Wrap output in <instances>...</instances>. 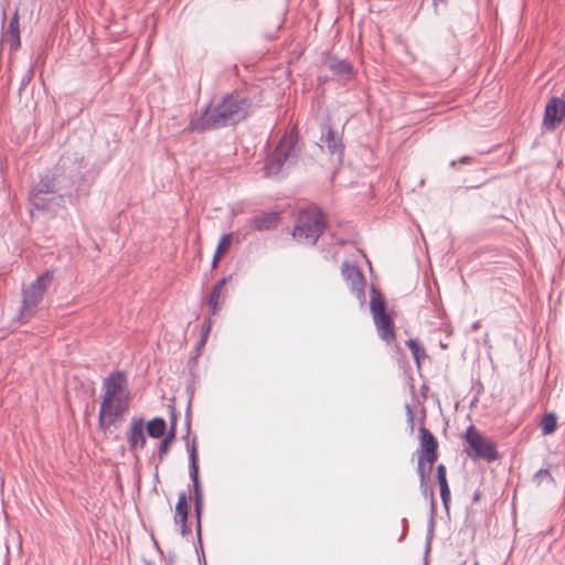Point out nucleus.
Here are the masks:
<instances>
[{"label":"nucleus","mask_w":565,"mask_h":565,"mask_svg":"<svg viewBox=\"0 0 565 565\" xmlns=\"http://www.w3.org/2000/svg\"><path fill=\"white\" fill-rule=\"evenodd\" d=\"M252 108V100L241 94H227L210 103L202 111L195 113L186 131L203 132L235 125L244 120Z\"/></svg>","instance_id":"1"},{"label":"nucleus","mask_w":565,"mask_h":565,"mask_svg":"<svg viewBox=\"0 0 565 565\" xmlns=\"http://www.w3.org/2000/svg\"><path fill=\"white\" fill-rule=\"evenodd\" d=\"M72 185L71 180L57 171L45 174L30 193L31 204L38 210H53V205L62 206Z\"/></svg>","instance_id":"2"},{"label":"nucleus","mask_w":565,"mask_h":565,"mask_svg":"<svg viewBox=\"0 0 565 565\" xmlns=\"http://www.w3.org/2000/svg\"><path fill=\"white\" fill-rule=\"evenodd\" d=\"M298 134L295 131L286 132L275 150L267 157L264 167L267 177H278L285 170L292 167L300 153Z\"/></svg>","instance_id":"3"},{"label":"nucleus","mask_w":565,"mask_h":565,"mask_svg":"<svg viewBox=\"0 0 565 565\" xmlns=\"http://www.w3.org/2000/svg\"><path fill=\"white\" fill-rule=\"evenodd\" d=\"M326 228L322 211L312 206L301 210L292 231V237L300 244L315 245Z\"/></svg>","instance_id":"4"},{"label":"nucleus","mask_w":565,"mask_h":565,"mask_svg":"<svg viewBox=\"0 0 565 565\" xmlns=\"http://www.w3.org/2000/svg\"><path fill=\"white\" fill-rule=\"evenodd\" d=\"M52 281V274L45 273L39 276L32 284L23 289L22 306L19 313L20 320H26L33 316L35 308L41 302L47 286Z\"/></svg>","instance_id":"5"},{"label":"nucleus","mask_w":565,"mask_h":565,"mask_svg":"<svg viewBox=\"0 0 565 565\" xmlns=\"http://www.w3.org/2000/svg\"><path fill=\"white\" fill-rule=\"evenodd\" d=\"M465 439L467 447L465 449L468 457L471 459H483L489 462L498 459V451L495 445L484 436H482L475 426H469Z\"/></svg>","instance_id":"6"},{"label":"nucleus","mask_w":565,"mask_h":565,"mask_svg":"<svg viewBox=\"0 0 565 565\" xmlns=\"http://www.w3.org/2000/svg\"><path fill=\"white\" fill-rule=\"evenodd\" d=\"M186 448L189 451V473L190 478L193 482V492H194V509L198 516V536L201 540V523L200 515L203 509V490L201 487V482L199 479V465H198V449L195 438L192 439L191 443L186 444Z\"/></svg>","instance_id":"7"},{"label":"nucleus","mask_w":565,"mask_h":565,"mask_svg":"<svg viewBox=\"0 0 565 565\" xmlns=\"http://www.w3.org/2000/svg\"><path fill=\"white\" fill-rule=\"evenodd\" d=\"M128 399H107L103 398L98 414V425L103 430H107L110 426L120 420L122 415L128 411Z\"/></svg>","instance_id":"8"},{"label":"nucleus","mask_w":565,"mask_h":565,"mask_svg":"<svg viewBox=\"0 0 565 565\" xmlns=\"http://www.w3.org/2000/svg\"><path fill=\"white\" fill-rule=\"evenodd\" d=\"M103 398H121L129 401V391L125 373L117 371L109 374L103 382Z\"/></svg>","instance_id":"9"},{"label":"nucleus","mask_w":565,"mask_h":565,"mask_svg":"<svg viewBox=\"0 0 565 565\" xmlns=\"http://www.w3.org/2000/svg\"><path fill=\"white\" fill-rule=\"evenodd\" d=\"M418 433L420 448L417 458H425L427 463H434L438 458V441L423 425L418 428Z\"/></svg>","instance_id":"10"},{"label":"nucleus","mask_w":565,"mask_h":565,"mask_svg":"<svg viewBox=\"0 0 565 565\" xmlns=\"http://www.w3.org/2000/svg\"><path fill=\"white\" fill-rule=\"evenodd\" d=\"M565 118V102L559 97H552L544 110L543 126L548 129H555Z\"/></svg>","instance_id":"11"},{"label":"nucleus","mask_w":565,"mask_h":565,"mask_svg":"<svg viewBox=\"0 0 565 565\" xmlns=\"http://www.w3.org/2000/svg\"><path fill=\"white\" fill-rule=\"evenodd\" d=\"M342 276L350 286L351 290L356 292L359 299L364 300V285L365 280L362 273L354 265L349 264L348 262L342 264L341 267Z\"/></svg>","instance_id":"12"},{"label":"nucleus","mask_w":565,"mask_h":565,"mask_svg":"<svg viewBox=\"0 0 565 565\" xmlns=\"http://www.w3.org/2000/svg\"><path fill=\"white\" fill-rule=\"evenodd\" d=\"M321 141L326 145L328 152L331 156H337L341 161L344 154V145L342 137L332 127L326 126L322 128Z\"/></svg>","instance_id":"13"},{"label":"nucleus","mask_w":565,"mask_h":565,"mask_svg":"<svg viewBox=\"0 0 565 565\" xmlns=\"http://www.w3.org/2000/svg\"><path fill=\"white\" fill-rule=\"evenodd\" d=\"M324 65L340 81H350L353 78L354 73L352 65L347 60L329 56L324 61Z\"/></svg>","instance_id":"14"},{"label":"nucleus","mask_w":565,"mask_h":565,"mask_svg":"<svg viewBox=\"0 0 565 565\" xmlns=\"http://www.w3.org/2000/svg\"><path fill=\"white\" fill-rule=\"evenodd\" d=\"M145 424L142 418H134L127 433V440L130 450L143 448L147 439L143 433Z\"/></svg>","instance_id":"15"},{"label":"nucleus","mask_w":565,"mask_h":565,"mask_svg":"<svg viewBox=\"0 0 565 565\" xmlns=\"http://www.w3.org/2000/svg\"><path fill=\"white\" fill-rule=\"evenodd\" d=\"M375 327L377 329L379 335L382 340L390 343L395 340V330L393 324V319L390 315L383 313L373 317Z\"/></svg>","instance_id":"16"},{"label":"nucleus","mask_w":565,"mask_h":565,"mask_svg":"<svg viewBox=\"0 0 565 565\" xmlns=\"http://www.w3.org/2000/svg\"><path fill=\"white\" fill-rule=\"evenodd\" d=\"M433 465L434 463H427L425 458H417L416 472L419 477L420 489L425 495L429 494L431 505L435 503L434 492L433 490L428 489L427 480L429 478Z\"/></svg>","instance_id":"17"},{"label":"nucleus","mask_w":565,"mask_h":565,"mask_svg":"<svg viewBox=\"0 0 565 565\" xmlns=\"http://www.w3.org/2000/svg\"><path fill=\"white\" fill-rule=\"evenodd\" d=\"M231 279L230 277H223L220 279L214 287L212 288L210 298H209V305L212 311V315H215L220 308V305L224 301L226 297V292L224 290V286L227 282V280Z\"/></svg>","instance_id":"18"},{"label":"nucleus","mask_w":565,"mask_h":565,"mask_svg":"<svg viewBox=\"0 0 565 565\" xmlns=\"http://www.w3.org/2000/svg\"><path fill=\"white\" fill-rule=\"evenodd\" d=\"M278 214L277 213H262L255 215L250 223L253 227L257 231H269L275 228L278 223Z\"/></svg>","instance_id":"19"},{"label":"nucleus","mask_w":565,"mask_h":565,"mask_svg":"<svg viewBox=\"0 0 565 565\" xmlns=\"http://www.w3.org/2000/svg\"><path fill=\"white\" fill-rule=\"evenodd\" d=\"M436 472H437V481H438L439 489H440L441 501H443L445 509L448 511L449 502H450V489H449L447 477H446L447 470H446L445 465H443V463L438 465L436 468Z\"/></svg>","instance_id":"20"},{"label":"nucleus","mask_w":565,"mask_h":565,"mask_svg":"<svg viewBox=\"0 0 565 565\" xmlns=\"http://www.w3.org/2000/svg\"><path fill=\"white\" fill-rule=\"evenodd\" d=\"M370 310L373 317L386 313L385 301L381 292L374 287L371 289Z\"/></svg>","instance_id":"21"},{"label":"nucleus","mask_w":565,"mask_h":565,"mask_svg":"<svg viewBox=\"0 0 565 565\" xmlns=\"http://www.w3.org/2000/svg\"><path fill=\"white\" fill-rule=\"evenodd\" d=\"M146 429L150 437L160 438L167 429L166 420L162 417H154L147 424Z\"/></svg>","instance_id":"22"},{"label":"nucleus","mask_w":565,"mask_h":565,"mask_svg":"<svg viewBox=\"0 0 565 565\" xmlns=\"http://www.w3.org/2000/svg\"><path fill=\"white\" fill-rule=\"evenodd\" d=\"M174 438H175V418L172 417L170 429L167 433V435L163 437V439L161 440L160 446H159L158 457H159L160 461H163V459L169 450L170 444L172 443V440Z\"/></svg>","instance_id":"23"},{"label":"nucleus","mask_w":565,"mask_h":565,"mask_svg":"<svg viewBox=\"0 0 565 565\" xmlns=\"http://www.w3.org/2000/svg\"><path fill=\"white\" fill-rule=\"evenodd\" d=\"M188 502H186V495L185 493H180L175 507V516L174 521L175 523H179V521H186L188 520Z\"/></svg>","instance_id":"24"},{"label":"nucleus","mask_w":565,"mask_h":565,"mask_svg":"<svg viewBox=\"0 0 565 565\" xmlns=\"http://www.w3.org/2000/svg\"><path fill=\"white\" fill-rule=\"evenodd\" d=\"M557 418L554 413L545 414L541 422L542 433L544 435H551L556 430Z\"/></svg>","instance_id":"25"},{"label":"nucleus","mask_w":565,"mask_h":565,"mask_svg":"<svg viewBox=\"0 0 565 565\" xmlns=\"http://www.w3.org/2000/svg\"><path fill=\"white\" fill-rule=\"evenodd\" d=\"M406 345L412 352V355L417 364H419L420 359L426 356L425 349L418 343L416 339H408L406 341Z\"/></svg>","instance_id":"26"},{"label":"nucleus","mask_w":565,"mask_h":565,"mask_svg":"<svg viewBox=\"0 0 565 565\" xmlns=\"http://www.w3.org/2000/svg\"><path fill=\"white\" fill-rule=\"evenodd\" d=\"M8 32L10 33V35L13 39V44H15V46H19L20 45V31H19L18 10L14 11V13L10 20Z\"/></svg>","instance_id":"27"},{"label":"nucleus","mask_w":565,"mask_h":565,"mask_svg":"<svg viewBox=\"0 0 565 565\" xmlns=\"http://www.w3.org/2000/svg\"><path fill=\"white\" fill-rule=\"evenodd\" d=\"M232 243V235L231 234H224L222 235L217 248L215 250V255H218L222 257V255L230 248Z\"/></svg>","instance_id":"28"},{"label":"nucleus","mask_w":565,"mask_h":565,"mask_svg":"<svg viewBox=\"0 0 565 565\" xmlns=\"http://www.w3.org/2000/svg\"><path fill=\"white\" fill-rule=\"evenodd\" d=\"M534 481L536 482L537 486H540L543 481L553 482V477L551 476L547 469H540L534 475Z\"/></svg>","instance_id":"29"},{"label":"nucleus","mask_w":565,"mask_h":565,"mask_svg":"<svg viewBox=\"0 0 565 565\" xmlns=\"http://www.w3.org/2000/svg\"><path fill=\"white\" fill-rule=\"evenodd\" d=\"M407 422L411 426V429L414 428V413L411 406H406Z\"/></svg>","instance_id":"30"},{"label":"nucleus","mask_w":565,"mask_h":565,"mask_svg":"<svg viewBox=\"0 0 565 565\" xmlns=\"http://www.w3.org/2000/svg\"><path fill=\"white\" fill-rule=\"evenodd\" d=\"M178 525H180V533L184 536L188 534L189 532V529L186 526V521H179V523H177Z\"/></svg>","instance_id":"31"},{"label":"nucleus","mask_w":565,"mask_h":565,"mask_svg":"<svg viewBox=\"0 0 565 565\" xmlns=\"http://www.w3.org/2000/svg\"><path fill=\"white\" fill-rule=\"evenodd\" d=\"M220 256L218 255H215L213 256V259H212V267L215 268L220 262Z\"/></svg>","instance_id":"32"},{"label":"nucleus","mask_w":565,"mask_h":565,"mask_svg":"<svg viewBox=\"0 0 565 565\" xmlns=\"http://www.w3.org/2000/svg\"><path fill=\"white\" fill-rule=\"evenodd\" d=\"M470 161H471V158H470V157H468V156L461 157V158L459 159V162H460V163H469Z\"/></svg>","instance_id":"33"},{"label":"nucleus","mask_w":565,"mask_h":565,"mask_svg":"<svg viewBox=\"0 0 565 565\" xmlns=\"http://www.w3.org/2000/svg\"><path fill=\"white\" fill-rule=\"evenodd\" d=\"M479 499H480V493L476 492L475 495H473V502L479 501Z\"/></svg>","instance_id":"34"},{"label":"nucleus","mask_w":565,"mask_h":565,"mask_svg":"<svg viewBox=\"0 0 565 565\" xmlns=\"http://www.w3.org/2000/svg\"><path fill=\"white\" fill-rule=\"evenodd\" d=\"M438 2H443V3H445V2H446V0H434V6H435V7H437V3H438Z\"/></svg>","instance_id":"35"},{"label":"nucleus","mask_w":565,"mask_h":565,"mask_svg":"<svg viewBox=\"0 0 565 565\" xmlns=\"http://www.w3.org/2000/svg\"><path fill=\"white\" fill-rule=\"evenodd\" d=\"M456 164H457V161H456V160H452V161L450 162V166H451V167H456Z\"/></svg>","instance_id":"36"},{"label":"nucleus","mask_w":565,"mask_h":565,"mask_svg":"<svg viewBox=\"0 0 565 565\" xmlns=\"http://www.w3.org/2000/svg\"><path fill=\"white\" fill-rule=\"evenodd\" d=\"M147 565H151V563L148 562Z\"/></svg>","instance_id":"37"},{"label":"nucleus","mask_w":565,"mask_h":565,"mask_svg":"<svg viewBox=\"0 0 565 565\" xmlns=\"http://www.w3.org/2000/svg\"><path fill=\"white\" fill-rule=\"evenodd\" d=\"M475 565H479V564L476 562Z\"/></svg>","instance_id":"38"},{"label":"nucleus","mask_w":565,"mask_h":565,"mask_svg":"<svg viewBox=\"0 0 565 565\" xmlns=\"http://www.w3.org/2000/svg\"><path fill=\"white\" fill-rule=\"evenodd\" d=\"M204 565H206V563L204 562Z\"/></svg>","instance_id":"39"}]
</instances>
